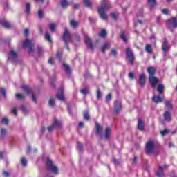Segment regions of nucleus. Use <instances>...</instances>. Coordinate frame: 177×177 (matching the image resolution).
Returning <instances> with one entry per match:
<instances>
[{
	"mask_svg": "<svg viewBox=\"0 0 177 177\" xmlns=\"http://www.w3.org/2000/svg\"><path fill=\"white\" fill-rule=\"evenodd\" d=\"M0 93H1L3 99H6V90L5 88H0Z\"/></svg>",
	"mask_w": 177,
	"mask_h": 177,
	"instance_id": "41",
	"label": "nucleus"
},
{
	"mask_svg": "<svg viewBox=\"0 0 177 177\" xmlns=\"http://www.w3.org/2000/svg\"><path fill=\"white\" fill-rule=\"evenodd\" d=\"M30 10H31V4H30V3H26V12L27 15H30Z\"/></svg>",
	"mask_w": 177,
	"mask_h": 177,
	"instance_id": "36",
	"label": "nucleus"
},
{
	"mask_svg": "<svg viewBox=\"0 0 177 177\" xmlns=\"http://www.w3.org/2000/svg\"><path fill=\"white\" fill-rule=\"evenodd\" d=\"M1 135L3 138H5V136H6V135H8V130H6V129H1Z\"/></svg>",
	"mask_w": 177,
	"mask_h": 177,
	"instance_id": "37",
	"label": "nucleus"
},
{
	"mask_svg": "<svg viewBox=\"0 0 177 177\" xmlns=\"http://www.w3.org/2000/svg\"><path fill=\"white\" fill-rule=\"evenodd\" d=\"M109 48H110V44L109 43H105L104 44V46L102 48V53H104V52H106V49H109Z\"/></svg>",
	"mask_w": 177,
	"mask_h": 177,
	"instance_id": "35",
	"label": "nucleus"
},
{
	"mask_svg": "<svg viewBox=\"0 0 177 177\" xmlns=\"http://www.w3.org/2000/svg\"><path fill=\"white\" fill-rule=\"evenodd\" d=\"M57 99H59V100H64V94L63 93V89H60L59 92H58L56 95Z\"/></svg>",
	"mask_w": 177,
	"mask_h": 177,
	"instance_id": "19",
	"label": "nucleus"
},
{
	"mask_svg": "<svg viewBox=\"0 0 177 177\" xmlns=\"http://www.w3.org/2000/svg\"><path fill=\"white\" fill-rule=\"evenodd\" d=\"M83 115H84V120H86V121H88V120H89V118H91L88 111H84V113H83Z\"/></svg>",
	"mask_w": 177,
	"mask_h": 177,
	"instance_id": "44",
	"label": "nucleus"
},
{
	"mask_svg": "<svg viewBox=\"0 0 177 177\" xmlns=\"http://www.w3.org/2000/svg\"><path fill=\"white\" fill-rule=\"evenodd\" d=\"M146 153L147 156H151V154L157 156V153L154 152V141H149L146 144Z\"/></svg>",
	"mask_w": 177,
	"mask_h": 177,
	"instance_id": "4",
	"label": "nucleus"
},
{
	"mask_svg": "<svg viewBox=\"0 0 177 177\" xmlns=\"http://www.w3.org/2000/svg\"><path fill=\"white\" fill-rule=\"evenodd\" d=\"M45 38L48 42H52V38L50 37V35L49 32H46Z\"/></svg>",
	"mask_w": 177,
	"mask_h": 177,
	"instance_id": "42",
	"label": "nucleus"
},
{
	"mask_svg": "<svg viewBox=\"0 0 177 177\" xmlns=\"http://www.w3.org/2000/svg\"><path fill=\"white\" fill-rule=\"evenodd\" d=\"M107 35V32L105 30H102L101 32L99 34V37H101L102 38H104Z\"/></svg>",
	"mask_w": 177,
	"mask_h": 177,
	"instance_id": "45",
	"label": "nucleus"
},
{
	"mask_svg": "<svg viewBox=\"0 0 177 177\" xmlns=\"http://www.w3.org/2000/svg\"><path fill=\"white\" fill-rule=\"evenodd\" d=\"M126 56L129 61V64L131 66H133V63L135 62V55H133V52L129 48L126 49Z\"/></svg>",
	"mask_w": 177,
	"mask_h": 177,
	"instance_id": "5",
	"label": "nucleus"
},
{
	"mask_svg": "<svg viewBox=\"0 0 177 177\" xmlns=\"http://www.w3.org/2000/svg\"><path fill=\"white\" fill-rule=\"evenodd\" d=\"M162 49L163 52H168L169 50V47L168 46V41H165L162 46Z\"/></svg>",
	"mask_w": 177,
	"mask_h": 177,
	"instance_id": "21",
	"label": "nucleus"
},
{
	"mask_svg": "<svg viewBox=\"0 0 177 177\" xmlns=\"http://www.w3.org/2000/svg\"><path fill=\"white\" fill-rule=\"evenodd\" d=\"M152 100H153V102H154V103H156V104L162 103V98H161V97H160V96L154 95L152 97Z\"/></svg>",
	"mask_w": 177,
	"mask_h": 177,
	"instance_id": "20",
	"label": "nucleus"
},
{
	"mask_svg": "<svg viewBox=\"0 0 177 177\" xmlns=\"http://www.w3.org/2000/svg\"><path fill=\"white\" fill-rule=\"evenodd\" d=\"M162 13H163V15H168V9L165 8L162 10Z\"/></svg>",
	"mask_w": 177,
	"mask_h": 177,
	"instance_id": "58",
	"label": "nucleus"
},
{
	"mask_svg": "<svg viewBox=\"0 0 177 177\" xmlns=\"http://www.w3.org/2000/svg\"><path fill=\"white\" fill-rule=\"evenodd\" d=\"M138 129L139 131H145V123L141 119H138Z\"/></svg>",
	"mask_w": 177,
	"mask_h": 177,
	"instance_id": "16",
	"label": "nucleus"
},
{
	"mask_svg": "<svg viewBox=\"0 0 177 177\" xmlns=\"http://www.w3.org/2000/svg\"><path fill=\"white\" fill-rule=\"evenodd\" d=\"M121 103L118 101L115 102V112L118 114L121 111Z\"/></svg>",
	"mask_w": 177,
	"mask_h": 177,
	"instance_id": "15",
	"label": "nucleus"
},
{
	"mask_svg": "<svg viewBox=\"0 0 177 177\" xmlns=\"http://www.w3.org/2000/svg\"><path fill=\"white\" fill-rule=\"evenodd\" d=\"M24 48H28L29 55H34V44L28 39L23 43Z\"/></svg>",
	"mask_w": 177,
	"mask_h": 177,
	"instance_id": "7",
	"label": "nucleus"
},
{
	"mask_svg": "<svg viewBox=\"0 0 177 177\" xmlns=\"http://www.w3.org/2000/svg\"><path fill=\"white\" fill-rule=\"evenodd\" d=\"M53 125L54 128L57 129H60V128H62V122H59V120H57V119H55Z\"/></svg>",
	"mask_w": 177,
	"mask_h": 177,
	"instance_id": "22",
	"label": "nucleus"
},
{
	"mask_svg": "<svg viewBox=\"0 0 177 177\" xmlns=\"http://www.w3.org/2000/svg\"><path fill=\"white\" fill-rule=\"evenodd\" d=\"M158 92L160 94L164 93V85L159 84L158 86Z\"/></svg>",
	"mask_w": 177,
	"mask_h": 177,
	"instance_id": "38",
	"label": "nucleus"
},
{
	"mask_svg": "<svg viewBox=\"0 0 177 177\" xmlns=\"http://www.w3.org/2000/svg\"><path fill=\"white\" fill-rule=\"evenodd\" d=\"M80 92H81V93H82V95H86V94L89 93V91L86 88L81 90Z\"/></svg>",
	"mask_w": 177,
	"mask_h": 177,
	"instance_id": "49",
	"label": "nucleus"
},
{
	"mask_svg": "<svg viewBox=\"0 0 177 177\" xmlns=\"http://www.w3.org/2000/svg\"><path fill=\"white\" fill-rule=\"evenodd\" d=\"M63 67H64L65 71H66V73H68V74H70V73H71V69H70V66L68 65H67V64H63Z\"/></svg>",
	"mask_w": 177,
	"mask_h": 177,
	"instance_id": "32",
	"label": "nucleus"
},
{
	"mask_svg": "<svg viewBox=\"0 0 177 177\" xmlns=\"http://www.w3.org/2000/svg\"><path fill=\"white\" fill-rule=\"evenodd\" d=\"M169 168V165H165L163 166H159L158 171H156V176L158 177H162L164 176L163 171H165V169H168Z\"/></svg>",
	"mask_w": 177,
	"mask_h": 177,
	"instance_id": "9",
	"label": "nucleus"
},
{
	"mask_svg": "<svg viewBox=\"0 0 177 177\" xmlns=\"http://www.w3.org/2000/svg\"><path fill=\"white\" fill-rule=\"evenodd\" d=\"M21 109L22 110V113L25 115H27V114H28V109L27 108V106H26V105H21Z\"/></svg>",
	"mask_w": 177,
	"mask_h": 177,
	"instance_id": "27",
	"label": "nucleus"
},
{
	"mask_svg": "<svg viewBox=\"0 0 177 177\" xmlns=\"http://www.w3.org/2000/svg\"><path fill=\"white\" fill-rule=\"evenodd\" d=\"M166 24L169 28H177V18L174 17L167 19Z\"/></svg>",
	"mask_w": 177,
	"mask_h": 177,
	"instance_id": "8",
	"label": "nucleus"
},
{
	"mask_svg": "<svg viewBox=\"0 0 177 177\" xmlns=\"http://www.w3.org/2000/svg\"><path fill=\"white\" fill-rule=\"evenodd\" d=\"M95 129L97 135H99L101 138H104L105 140L110 139V136H111V128L110 127H106L103 133V127L99 123L96 122Z\"/></svg>",
	"mask_w": 177,
	"mask_h": 177,
	"instance_id": "1",
	"label": "nucleus"
},
{
	"mask_svg": "<svg viewBox=\"0 0 177 177\" xmlns=\"http://www.w3.org/2000/svg\"><path fill=\"white\" fill-rule=\"evenodd\" d=\"M120 38L127 44L128 42V39L127 38V35H125V31H122L120 33Z\"/></svg>",
	"mask_w": 177,
	"mask_h": 177,
	"instance_id": "24",
	"label": "nucleus"
},
{
	"mask_svg": "<svg viewBox=\"0 0 177 177\" xmlns=\"http://www.w3.org/2000/svg\"><path fill=\"white\" fill-rule=\"evenodd\" d=\"M56 24H50V26H49V28H50V30L51 31V32H55V31H56Z\"/></svg>",
	"mask_w": 177,
	"mask_h": 177,
	"instance_id": "33",
	"label": "nucleus"
},
{
	"mask_svg": "<svg viewBox=\"0 0 177 177\" xmlns=\"http://www.w3.org/2000/svg\"><path fill=\"white\" fill-rule=\"evenodd\" d=\"M8 60L11 62V63H15V62L17 60V53L15 52V50H12L10 52V55L8 56Z\"/></svg>",
	"mask_w": 177,
	"mask_h": 177,
	"instance_id": "10",
	"label": "nucleus"
},
{
	"mask_svg": "<svg viewBox=\"0 0 177 177\" xmlns=\"http://www.w3.org/2000/svg\"><path fill=\"white\" fill-rule=\"evenodd\" d=\"M62 56H63V53L62 52H58L57 53V57L58 59V60L60 62V59H62Z\"/></svg>",
	"mask_w": 177,
	"mask_h": 177,
	"instance_id": "51",
	"label": "nucleus"
},
{
	"mask_svg": "<svg viewBox=\"0 0 177 177\" xmlns=\"http://www.w3.org/2000/svg\"><path fill=\"white\" fill-rule=\"evenodd\" d=\"M0 24L1 26H3V27H6V28H10L12 27V25L6 21H0Z\"/></svg>",
	"mask_w": 177,
	"mask_h": 177,
	"instance_id": "23",
	"label": "nucleus"
},
{
	"mask_svg": "<svg viewBox=\"0 0 177 177\" xmlns=\"http://www.w3.org/2000/svg\"><path fill=\"white\" fill-rule=\"evenodd\" d=\"M54 129H56L55 128V126L53 124L48 127L49 132H52V131H53Z\"/></svg>",
	"mask_w": 177,
	"mask_h": 177,
	"instance_id": "56",
	"label": "nucleus"
},
{
	"mask_svg": "<svg viewBox=\"0 0 177 177\" xmlns=\"http://www.w3.org/2000/svg\"><path fill=\"white\" fill-rule=\"evenodd\" d=\"M62 39L64 42H65L66 45H68V44H70L72 41V37L71 33H70V31H68V29L65 27V31L62 36Z\"/></svg>",
	"mask_w": 177,
	"mask_h": 177,
	"instance_id": "6",
	"label": "nucleus"
},
{
	"mask_svg": "<svg viewBox=\"0 0 177 177\" xmlns=\"http://www.w3.org/2000/svg\"><path fill=\"white\" fill-rule=\"evenodd\" d=\"M77 149H78L80 153H82V144H81V142H77Z\"/></svg>",
	"mask_w": 177,
	"mask_h": 177,
	"instance_id": "43",
	"label": "nucleus"
},
{
	"mask_svg": "<svg viewBox=\"0 0 177 177\" xmlns=\"http://www.w3.org/2000/svg\"><path fill=\"white\" fill-rule=\"evenodd\" d=\"M69 24L71 27H73V28H77V27L80 26V22L75 20L71 19L69 22Z\"/></svg>",
	"mask_w": 177,
	"mask_h": 177,
	"instance_id": "18",
	"label": "nucleus"
},
{
	"mask_svg": "<svg viewBox=\"0 0 177 177\" xmlns=\"http://www.w3.org/2000/svg\"><path fill=\"white\" fill-rule=\"evenodd\" d=\"M111 55H113V56H117V50L115 49H112Z\"/></svg>",
	"mask_w": 177,
	"mask_h": 177,
	"instance_id": "57",
	"label": "nucleus"
},
{
	"mask_svg": "<svg viewBox=\"0 0 177 177\" xmlns=\"http://www.w3.org/2000/svg\"><path fill=\"white\" fill-rule=\"evenodd\" d=\"M102 98V92H100V89L97 90V99L99 100Z\"/></svg>",
	"mask_w": 177,
	"mask_h": 177,
	"instance_id": "48",
	"label": "nucleus"
},
{
	"mask_svg": "<svg viewBox=\"0 0 177 177\" xmlns=\"http://www.w3.org/2000/svg\"><path fill=\"white\" fill-rule=\"evenodd\" d=\"M15 96L17 99L19 100H23V99H26V95L24 94H16Z\"/></svg>",
	"mask_w": 177,
	"mask_h": 177,
	"instance_id": "39",
	"label": "nucleus"
},
{
	"mask_svg": "<svg viewBox=\"0 0 177 177\" xmlns=\"http://www.w3.org/2000/svg\"><path fill=\"white\" fill-rule=\"evenodd\" d=\"M163 117L165 121H167L168 122H169V121H171V112L165 111L163 113Z\"/></svg>",
	"mask_w": 177,
	"mask_h": 177,
	"instance_id": "17",
	"label": "nucleus"
},
{
	"mask_svg": "<svg viewBox=\"0 0 177 177\" xmlns=\"http://www.w3.org/2000/svg\"><path fill=\"white\" fill-rule=\"evenodd\" d=\"M160 133H161L162 136H165V135H168L169 131H168V130L165 129V130L160 131Z\"/></svg>",
	"mask_w": 177,
	"mask_h": 177,
	"instance_id": "50",
	"label": "nucleus"
},
{
	"mask_svg": "<svg viewBox=\"0 0 177 177\" xmlns=\"http://www.w3.org/2000/svg\"><path fill=\"white\" fill-rule=\"evenodd\" d=\"M1 124H5V125H8L9 124V119L4 118L1 120Z\"/></svg>",
	"mask_w": 177,
	"mask_h": 177,
	"instance_id": "46",
	"label": "nucleus"
},
{
	"mask_svg": "<svg viewBox=\"0 0 177 177\" xmlns=\"http://www.w3.org/2000/svg\"><path fill=\"white\" fill-rule=\"evenodd\" d=\"M165 107H167L169 110H172L174 109V105L172 104V102L170 101H166L165 104Z\"/></svg>",
	"mask_w": 177,
	"mask_h": 177,
	"instance_id": "25",
	"label": "nucleus"
},
{
	"mask_svg": "<svg viewBox=\"0 0 177 177\" xmlns=\"http://www.w3.org/2000/svg\"><path fill=\"white\" fill-rule=\"evenodd\" d=\"M38 16L39 19H44V11H42V10H39Z\"/></svg>",
	"mask_w": 177,
	"mask_h": 177,
	"instance_id": "47",
	"label": "nucleus"
},
{
	"mask_svg": "<svg viewBox=\"0 0 177 177\" xmlns=\"http://www.w3.org/2000/svg\"><path fill=\"white\" fill-rule=\"evenodd\" d=\"M78 127L79 128H84V122H79Z\"/></svg>",
	"mask_w": 177,
	"mask_h": 177,
	"instance_id": "61",
	"label": "nucleus"
},
{
	"mask_svg": "<svg viewBox=\"0 0 177 177\" xmlns=\"http://www.w3.org/2000/svg\"><path fill=\"white\" fill-rule=\"evenodd\" d=\"M21 164L23 167H27L28 162L25 157L21 158Z\"/></svg>",
	"mask_w": 177,
	"mask_h": 177,
	"instance_id": "34",
	"label": "nucleus"
},
{
	"mask_svg": "<svg viewBox=\"0 0 177 177\" xmlns=\"http://www.w3.org/2000/svg\"><path fill=\"white\" fill-rule=\"evenodd\" d=\"M129 77L131 78V80H135V74H133V73H129Z\"/></svg>",
	"mask_w": 177,
	"mask_h": 177,
	"instance_id": "54",
	"label": "nucleus"
},
{
	"mask_svg": "<svg viewBox=\"0 0 177 177\" xmlns=\"http://www.w3.org/2000/svg\"><path fill=\"white\" fill-rule=\"evenodd\" d=\"M37 49H38L39 56H42V55H44V48H42V46H38Z\"/></svg>",
	"mask_w": 177,
	"mask_h": 177,
	"instance_id": "40",
	"label": "nucleus"
},
{
	"mask_svg": "<svg viewBox=\"0 0 177 177\" xmlns=\"http://www.w3.org/2000/svg\"><path fill=\"white\" fill-rule=\"evenodd\" d=\"M12 113L15 114V115H17V109H16V108H14L12 111Z\"/></svg>",
	"mask_w": 177,
	"mask_h": 177,
	"instance_id": "59",
	"label": "nucleus"
},
{
	"mask_svg": "<svg viewBox=\"0 0 177 177\" xmlns=\"http://www.w3.org/2000/svg\"><path fill=\"white\" fill-rule=\"evenodd\" d=\"M67 108H68V111L69 112L70 114H71V104L68 103Z\"/></svg>",
	"mask_w": 177,
	"mask_h": 177,
	"instance_id": "55",
	"label": "nucleus"
},
{
	"mask_svg": "<svg viewBox=\"0 0 177 177\" xmlns=\"http://www.w3.org/2000/svg\"><path fill=\"white\" fill-rule=\"evenodd\" d=\"M145 50L147 53H152L153 48L151 47V44H147L145 46Z\"/></svg>",
	"mask_w": 177,
	"mask_h": 177,
	"instance_id": "28",
	"label": "nucleus"
},
{
	"mask_svg": "<svg viewBox=\"0 0 177 177\" xmlns=\"http://www.w3.org/2000/svg\"><path fill=\"white\" fill-rule=\"evenodd\" d=\"M22 89H24V91L26 92L27 95H30L31 89L28 86H26V85L22 86Z\"/></svg>",
	"mask_w": 177,
	"mask_h": 177,
	"instance_id": "29",
	"label": "nucleus"
},
{
	"mask_svg": "<svg viewBox=\"0 0 177 177\" xmlns=\"http://www.w3.org/2000/svg\"><path fill=\"white\" fill-rule=\"evenodd\" d=\"M30 151H31V147L28 146L26 150L27 154H30Z\"/></svg>",
	"mask_w": 177,
	"mask_h": 177,
	"instance_id": "64",
	"label": "nucleus"
},
{
	"mask_svg": "<svg viewBox=\"0 0 177 177\" xmlns=\"http://www.w3.org/2000/svg\"><path fill=\"white\" fill-rule=\"evenodd\" d=\"M105 100L106 102H109L110 100H111V93H109L106 95Z\"/></svg>",
	"mask_w": 177,
	"mask_h": 177,
	"instance_id": "52",
	"label": "nucleus"
},
{
	"mask_svg": "<svg viewBox=\"0 0 177 177\" xmlns=\"http://www.w3.org/2000/svg\"><path fill=\"white\" fill-rule=\"evenodd\" d=\"M3 175L5 177H9L10 176V174H9V173L8 171H3Z\"/></svg>",
	"mask_w": 177,
	"mask_h": 177,
	"instance_id": "62",
	"label": "nucleus"
},
{
	"mask_svg": "<svg viewBox=\"0 0 177 177\" xmlns=\"http://www.w3.org/2000/svg\"><path fill=\"white\" fill-rule=\"evenodd\" d=\"M149 82L152 88H156L157 83L158 82V79L154 76H149Z\"/></svg>",
	"mask_w": 177,
	"mask_h": 177,
	"instance_id": "12",
	"label": "nucleus"
},
{
	"mask_svg": "<svg viewBox=\"0 0 177 177\" xmlns=\"http://www.w3.org/2000/svg\"><path fill=\"white\" fill-rule=\"evenodd\" d=\"M84 41L85 44L87 45L88 48H89L92 50L93 49V44H92V40L91 39V37H89L88 35H85Z\"/></svg>",
	"mask_w": 177,
	"mask_h": 177,
	"instance_id": "11",
	"label": "nucleus"
},
{
	"mask_svg": "<svg viewBox=\"0 0 177 177\" xmlns=\"http://www.w3.org/2000/svg\"><path fill=\"white\" fill-rule=\"evenodd\" d=\"M151 6H156V0H148Z\"/></svg>",
	"mask_w": 177,
	"mask_h": 177,
	"instance_id": "53",
	"label": "nucleus"
},
{
	"mask_svg": "<svg viewBox=\"0 0 177 177\" xmlns=\"http://www.w3.org/2000/svg\"><path fill=\"white\" fill-rule=\"evenodd\" d=\"M83 3L84 6H86L87 8H92V3L89 1V0H84Z\"/></svg>",
	"mask_w": 177,
	"mask_h": 177,
	"instance_id": "31",
	"label": "nucleus"
},
{
	"mask_svg": "<svg viewBox=\"0 0 177 177\" xmlns=\"http://www.w3.org/2000/svg\"><path fill=\"white\" fill-rule=\"evenodd\" d=\"M111 8V4L109 3L108 0H103L100 8H98V13L100 14V16L101 19L103 20L107 19V15H106V10H109Z\"/></svg>",
	"mask_w": 177,
	"mask_h": 177,
	"instance_id": "2",
	"label": "nucleus"
},
{
	"mask_svg": "<svg viewBox=\"0 0 177 177\" xmlns=\"http://www.w3.org/2000/svg\"><path fill=\"white\" fill-rule=\"evenodd\" d=\"M62 8H67L70 3L67 1V0H62L60 3Z\"/></svg>",
	"mask_w": 177,
	"mask_h": 177,
	"instance_id": "30",
	"label": "nucleus"
},
{
	"mask_svg": "<svg viewBox=\"0 0 177 177\" xmlns=\"http://www.w3.org/2000/svg\"><path fill=\"white\" fill-rule=\"evenodd\" d=\"M147 71L149 74V77H153L154 76V74H156L157 69L153 66H150L147 68Z\"/></svg>",
	"mask_w": 177,
	"mask_h": 177,
	"instance_id": "14",
	"label": "nucleus"
},
{
	"mask_svg": "<svg viewBox=\"0 0 177 177\" xmlns=\"http://www.w3.org/2000/svg\"><path fill=\"white\" fill-rule=\"evenodd\" d=\"M138 162V157L134 156V159L133 160V164H136Z\"/></svg>",
	"mask_w": 177,
	"mask_h": 177,
	"instance_id": "63",
	"label": "nucleus"
},
{
	"mask_svg": "<svg viewBox=\"0 0 177 177\" xmlns=\"http://www.w3.org/2000/svg\"><path fill=\"white\" fill-rule=\"evenodd\" d=\"M46 168L48 171H51L52 172H53V174H55V175H57V174H59V169L57 168V167H56V165H55V164H53L50 159H47Z\"/></svg>",
	"mask_w": 177,
	"mask_h": 177,
	"instance_id": "3",
	"label": "nucleus"
},
{
	"mask_svg": "<svg viewBox=\"0 0 177 177\" xmlns=\"http://www.w3.org/2000/svg\"><path fill=\"white\" fill-rule=\"evenodd\" d=\"M139 84L142 88L145 86V84H146V75L142 74L140 75Z\"/></svg>",
	"mask_w": 177,
	"mask_h": 177,
	"instance_id": "13",
	"label": "nucleus"
},
{
	"mask_svg": "<svg viewBox=\"0 0 177 177\" xmlns=\"http://www.w3.org/2000/svg\"><path fill=\"white\" fill-rule=\"evenodd\" d=\"M32 101L35 103H37V97H35V95L34 94H32Z\"/></svg>",
	"mask_w": 177,
	"mask_h": 177,
	"instance_id": "60",
	"label": "nucleus"
},
{
	"mask_svg": "<svg viewBox=\"0 0 177 177\" xmlns=\"http://www.w3.org/2000/svg\"><path fill=\"white\" fill-rule=\"evenodd\" d=\"M56 104V100H55V98H50L49 101H48V106H50V107H55V105Z\"/></svg>",
	"mask_w": 177,
	"mask_h": 177,
	"instance_id": "26",
	"label": "nucleus"
}]
</instances>
